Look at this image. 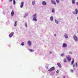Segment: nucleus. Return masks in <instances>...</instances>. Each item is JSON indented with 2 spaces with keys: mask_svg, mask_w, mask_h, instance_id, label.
<instances>
[{
  "mask_svg": "<svg viewBox=\"0 0 78 78\" xmlns=\"http://www.w3.org/2000/svg\"><path fill=\"white\" fill-rule=\"evenodd\" d=\"M73 38L74 39V41H75V42H77L78 41V37L76 36V35H74L73 36Z\"/></svg>",
  "mask_w": 78,
  "mask_h": 78,
  "instance_id": "f257e3e1",
  "label": "nucleus"
},
{
  "mask_svg": "<svg viewBox=\"0 0 78 78\" xmlns=\"http://www.w3.org/2000/svg\"><path fill=\"white\" fill-rule=\"evenodd\" d=\"M55 70V68L54 67H52L50 68L48 70L49 72H51V71H53V70Z\"/></svg>",
  "mask_w": 78,
  "mask_h": 78,
  "instance_id": "f03ea898",
  "label": "nucleus"
},
{
  "mask_svg": "<svg viewBox=\"0 0 78 78\" xmlns=\"http://www.w3.org/2000/svg\"><path fill=\"white\" fill-rule=\"evenodd\" d=\"M62 47L63 48H66V47H67V44L66 43H64L63 44Z\"/></svg>",
  "mask_w": 78,
  "mask_h": 78,
  "instance_id": "7ed1b4c3",
  "label": "nucleus"
},
{
  "mask_svg": "<svg viewBox=\"0 0 78 78\" xmlns=\"http://www.w3.org/2000/svg\"><path fill=\"white\" fill-rule=\"evenodd\" d=\"M27 44L29 46H31V41H27Z\"/></svg>",
  "mask_w": 78,
  "mask_h": 78,
  "instance_id": "20e7f679",
  "label": "nucleus"
},
{
  "mask_svg": "<svg viewBox=\"0 0 78 78\" xmlns=\"http://www.w3.org/2000/svg\"><path fill=\"white\" fill-rule=\"evenodd\" d=\"M63 36L66 39H67L68 38V34L66 33H65L63 35Z\"/></svg>",
  "mask_w": 78,
  "mask_h": 78,
  "instance_id": "39448f33",
  "label": "nucleus"
},
{
  "mask_svg": "<svg viewBox=\"0 0 78 78\" xmlns=\"http://www.w3.org/2000/svg\"><path fill=\"white\" fill-rule=\"evenodd\" d=\"M23 5H24V2H22L21 3V5H20V7L21 8H22L23 6Z\"/></svg>",
  "mask_w": 78,
  "mask_h": 78,
  "instance_id": "423d86ee",
  "label": "nucleus"
},
{
  "mask_svg": "<svg viewBox=\"0 0 78 78\" xmlns=\"http://www.w3.org/2000/svg\"><path fill=\"white\" fill-rule=\"evenodd\" d=\"M13 35H14V32H12L9 35V37H12Z\"/></svg>",
  "mask_w": 78,
  "mask_h": 78,
  "instance_id": "0eeeda50",
  "label": "nucleus"
},
{
  "mask_svg": "<svg viewBox=\"0 0 78 78\" xmlns=\"http://www.w3.org/2000/svg\"><path fill=\"white\" fill-rule=\"evenodd\" d=\"M42 4L43 5H46L47 2L45 1H43L42 2Z\"/></svg>",
  "mask_w": 78,
  "mask_h": 78,
  "instance_id": "6e6552de",
  "label": "nucleus"
},
{
  "mask_svg": "<svg viewBox=\"0 0 78 78\" xmlns=\"http://www.w3.org/2000/svg\"><path fill=\"white\" fill-rule=\"evenodd\" d=\"M28 16V13H25L24 15V17H27Z\"/></svg>",
  "mask_w": 78,
  "mask_h": 78,
  "instance_id": "1a4fd4ad",
  "label": "nucleus"
},
{
  "mask_svg": "<svg viewBox=\"0 0 78 78\" xmlns=\"http://www.w3.org/2000/svg\"><path fill=\"white\" fill-rule=\"evenodd\" d=\"M75 13L76 14H78V9H75Z\"/></svg>",
  "mask_w": 78,
  "mask_h": 78,
  "instance_id": "9d476101",
  "label": "nucleus"
},
{
  "mask_svg": "<svg viewBox=\"0 0 78 78\" xmlns=\"http://www.w3.org/2000/svg\"><path fill=\"white\" fill-rule=\"evenodd\" d=\"M57 65L60 67V68H61L62 67V66H61V64H60V63H58L57 64Z\"/></svg>",
  "mask_w": 78,
  "mask_h": 78,
  "instance_id": "9b49d317",
  "label": "nucleus"
},
{
  "mask_svg": "<svg viewBox=\"0 0 78 78\" xmlns=\"http://www.w3.org/2000/svg\"><path fill=\"white\" fill-rule=\"evenodd\" d=\"M66 59H71V56L70 55H68L67 56H66Z\"/></svg>",
  "mask_w": 78,
  "mask_h": 78,
  "instance_id": "f8f14e48",
  "label": "nucleus"
},
{
  "mask_svg": "<svg viewBox=\"0 0 78 78\" xmlns=\"http://www.w3.org/2000/svg\"><path fill=\"white\" fill-rule=\"evenodd\" d=\"M55 23H56V24H59V21L57 20L56 19H55Z\"/></svg>",
  "mask_w": 78,
  "mask_h": 78,
  "instance_id": "ddd939ff",
  "label": "nucleus"
},
{
  "mask_svg": "<svg viewBox=\"0 0 78 78\" xmlns=\"http://www.w3.org/2000/svg\"><path fill=\"white\" fill-rule=\"evenodd\" d=\"M51 2L52 4H54V5H56V2H55L53 0H51Z\"/></svg>",
  "mask_w": 78,
  "mask_h": 78,
  "instance_id": "4468645a",
  "label": "nucleus"
},
{
  "mask_svg": "<svg viewBox=\"0 0 78 78\" xmlns=\"http://www.w3.org/2000/svg\"><path fill=\"white\" fill-rule=\"evenodd\" d=\"M50 20H51V21H53V17L51 16L50 18Z\"/></svg>",
  "mask_w": 78,
  "mask_h": 78,
  "instance_id": "2eb2a0df",
  "label": "nucleus"
},
{
  "mask_svg": "<svg viewBox=\"0 0 78 78\" xmlns=\"http://www.w3.org/2000/svg\"><path fill=\"white\" fill-rule=\"evenodd\" d=\"M35 3H36L35 1H32V5H34Z\"/></svg>",
  "mask_w": 78,
  "mask_h": 78,
  "instance_id": "dca6fc26",
  "label": "nucleus"
},
{
  "mask_svg": "<svg viewBox=\"0 0 78 78\" xmlns=\"http://www.w3.org/2000/svg\"><path fill=\"white\" fill-rule=\"evenodd\" d=\"M29 50L30 52H33V51H34V50L32 49H29Z\"/></svg>",
  "mask_w": 78,
  "mask_h": 78,
  "instance_id": "f3484780",
  "label": "nucleus"
},
{
  "mask_svg": "<svg viewBox=\"0 0 78 78\" xmlns=\"http://www.w3.org/2000/svg\"><path fill=\"white\" fill-rule=\"evenodd\" d=\"M74 62H75V61H74V59H73L71 62V65H73V64L74 63Z\"/></svg>",
  "mask_w": 78,
  "mask_h": 78,
  "instance_id": "a211bd4d",
  "label": "nucleus"
},
{
  "mask_svg": "<svg viewBox=\"0 0 78 78\" xmlns=\"http://www.w3.org/2000/svg\"><path fill=\"white\" fill-rule=\"evenodd\" d=\"M33 21H35V22H37V19H36V18H33Z\"/></svg>",
  "mask_w": 78,
  "mask_h": 78,
  "instance_id": "6ab92c4d",
  "label": "nucleus"
},
{
  "mask_svg": "<svg viewBox=\"0 0 78 78\" xmlns=\"http://www.w3.org/2000/svg\"><path fill=\"white\" fill-rule=\"evenodd\" d=\"M14 11L12 10L11 13V14L12 16H14Z\"/></svg>",
  "mask_w": 78,
  "mask_h": 78,
  "instance_id": "aec40b11",
  "label": "nucleus"
},
{
  "mask_svg": "<svg viewBox=\"0 0 78 78\" xmlns=\"http://www.w3.org/2000/svg\"><path fill=\"white\" fill-rule=\"evenodd\" d=\"M34 18H37V15L36 14H34L33 15Z\"/></svg>",
  "mask_w": 78,
  "mask_h": 78,
  "instance_id": "412c9836",
  "label": "nucleus"
},
{
  "mask_svg": "<svg viewBox=\"0 0 78 78\" xmlns=\"http://www.w3.org/2000/svg\"><path fill=\"white\" fill-rule=\"evenodd\" d=\"M17 21H16L14 23V27H16L17 26Z\"/></svg>",
  "mask_w": 78,
  "mask_h": 78,
  "instance_id": "4be33fe9",
  "label": "nucleus"
},
{
  "mask_svg": "<svg viewBox=\"0 0 78 78\" xmlns=\"http://www.w3.org/2000/svg\"><path fill=\"white\" fill-rule=\"evenodd\" d=\"M64 55H65V54L64 53H62L61 54L60 56L63 57V56H64Z\"/></svg>",
  "mask_w": 78,
  "mask_h": 78,
  "instance_id": "5701e85b",
  "label": "nucleus"
},
{
  "mask_svg": "<svg viewBox=\"0 0 78 78\" xmlns=\"http://www.w3.org/2000/svg\"><path fill=\"white\" fill-rule=\"evenodd\" d=\"M52 12L53 13H54L55 12V9L53 8L52 9Z\"/></svg>",
  "mask_w": 78,
  "mask_h": 78,
  "instance_id": "b1692460",
  "label": "nucleus"
},
{
  "mask_svg": "<svg viewBox=\"0 0 78 78\" xmlns=\"http://www.w3.org/2000/svg\"><path fill=\"white\" fill-rule=\"evenodd\" d=\"M75 0H72V3L73 4H75Z\"/></svg>",
  "mask_w": 78,
  "mask_h": 78,
  "instance_id": "393cba45",
  "label": "nucleus"
},
{
  "mask_svg": "<svg viewBox=\"0 0 78 78\" xmlns=\"http://www.w3.org/2000/svg\"><path fill=\"white\" fill-rule=\"evenodd\" d=\"M73 53V52H72V51L69 52V54L70 55H72Z\"/></svg>",
  "mask_w": 78,
  "mask_h": 78,
  "instance_id": "a878e982",
  "label": "nucleus"
},
{
  "mask_svg": "<svg viewBox=\"0 0 78 78\" xmlns=\"http://www.w3.org/2000/svg\"><path fill=\"white\" fill-rule=\"evenodd\" d=\"M56 2L57 3H59V0H56Z\"/></svg>",
  "mask_w": 78,
  "mask_h": 78,
  "instance_id": "bb28decb",
  "label": "nucleus"
},
{
  "mask_svg": "<svg viewBox=\"0 0 78 78\" xmlns=\"http://www.w3.org/2000/svg\"><path fill=\"white\" fill-rule=\"evenodd\" d=\"M21 45H22V46H23V45H24V42H23L21 43Z\"/></svg>",
  "mask_w": 78,
  "mask_h": 78,
  "instance_id": "cd10ccee",
  "label": "nucleus"
},
{
  "mask_svg": "<svg viewBox=\"0 0 78 78\" xmlns=\"http://www.w3.org/2000/svg\"><path fill=\"white\" fill-rule=\"evenodd\" d=\"M13 5H15V4H16V1H15V0H13Z\"/></svg>",
  "mask_w": 78,
  "mask_h": 78,
  "instance_id": "c85d7f7f",
  "label": "nucleus"
},
{
  "mask_svg": "<svg viewBox=\"0 0 78 78\" xmlns=\"http://www.w3.org/2000/svg\"><path fill=\"white\" fill-rule=\"evenodd\" d=\"M64 61L65 62H67V61L66 59H64Z\"/></svg>",
  "mask_w": 78,
  "mask_h": 78,
  "instance_id": "c756f323",
  "label": "nucleus"
},
{
  "mask_svg": "<svg viewBox=\"0 0 78 78\" xmlns=\"http://www.w3.org/2000/svg\"><path fill=\"white\" fill-rule=\"evenodd\" d=\"M76 67H78V64H77V62L76 63Z\"/></svg>",
  "mask_w": 78,
  "mask_h": 78,
  "instance_id": "7c9ffc66",
  "label": "nucleus"
},
{
  "mask_svg": "<svg viewBox=\"0 0 78 78\" xmlns=\"http://www.w3.org/2000/svg\"><path fill=\"white\" fill-rule=\"evenodd\" d=\"M25 25L26 27H27V23H25Z\"/></svg>",
  "mask_w": 78,
  "mask_h": 78,
  "instance_id": "2f4dec72",
  "label": "nucleus"
},
{
  "mask_svg": "<svg viewBox=\"0 0 78 78\" xmlns=\"http://www.w3.org/2000/svg\"><path fill=\"white\" fill-rule=\"evenodd\" d=\"M71 72H73V69H71Z\"/></svg>",
  "mask_w": 78,
  "mask_h": 78,
  "instance_id": "473e14b6",
  "label": "nucleus"
},
{
  "mask_svg": "<svg viewBox=\"0 0 78 78\" xmlns=\"http://www.w3.org/2000/svg\"><path fill=\"white\" fill-rule=\"evenodd\" d=\"M73 14H76L75 12H73Z\"/></svg>",
  "mask_w": 78,
  "mask_h": 78,
  "instance_id": "72a5a7b5",
  "label": "nucleus"
},
{
  "mask_svg": "<svg viewBox=\"0 0 78 78\" xmlns=\"http://www.w3.org/2000/svg\"><path fill=\"white\" fill-rule=\"evenodd\" d=\"M75 64H74L73 65V67H75Z\"/></svg>",
  "mask_w": 78,
  "mask_h": 78,
  "instance_id": "f704fd0d",
  "label": "nucleus"
},
{
  "mask_svg": "<svg viewBox=\"0 0 78 78\" xmlns=\"http://www.w3.org/2000/svg\"><path fill=\"white\" fill-rule=\"evenodd\" d=\"M12 1V0H9V2H11Z\"/></svg>",
  "mask_w": 78,
  "mask_h": 78,
  "instance_id": "c9c22d12",
  "label": "nucleus"
},
{
  "mask_svg": "<svg viewBox=\"0 0 78 78\" xmlns=\"http://www.w3.org/2000/svg\"><path fill=\"white\" fill-rule=\"evenodd\" d=\"M57 73H59V70H58L56 71Z\"/></svg>",
  "mask_w": 78,
  "mask_h": 78,
  "instance_id": "e433bc0d",
  "label": "nucleus"
},
{
  "mask_svg": "<svg viewBox=\"0 0 78 78\" xmlns=\"http://www.w3.org/2000/svg\"><path fill=\"white\" fill-rule=\"evenodd\" d=\"M76 4L77 6H78V2H76Z\"/></svg>",
  "mask_w": 78,
  "mask_h": 78,
  "instance_id": "4c0bfd02",
  "label": "nucleus"
},
{
  "mask_svg": "<svg viewBox=\"0 0 78 78\" xmlns=\"http://www.w3.org/2000/svg\"><path fill=\"white\" fill-rule=\"evenodd\" d=\"M68 61H70L71 60V59H68Z\"/></svg>",
  "mask_w": 78,
  "mask_h": 78,
  "instance_id": "58836bf2",
  "label": "nucleus"
},
{
  "mask_svg": "<svg viewBox=\"0 0 78 78\" xmlns=\"http://www.w3.org/2000/svg\"><path fill=\"white\" fill-rule=\"evenodd\" d=\"M54 36H56V34H54Z\"/></svg>",
  "mask_w": 78,
  "mask_h": 78,
  "instance_id": "ea45409f",
  "label": "nucleus"
},
{
  "mask_svg": "<svg viewBox=\"0 0 78 78\" xmlns=\"http://www.w3.org/2000/svg\"><path fill=\"white\" fill-rule=\"evenodd\" d=\"M66 78V76H63V78Z\"/></svg>",
  "mask_w": 78,
  "mask_h": 78,
  "instance_id": "a19ab883",
  "label": "nucleus"
},
{
  "mask_svg": "<svg viewBox=\"0 0 78 78\" xmlns=\"http://www.w3.org/2000/svg\"><path fill=\"white\" fill-rule=\"evenodd\" d=\"M50 54H51V52H50Z\"/></svg>",
  "mask_w": 78,
  "mask_h": 78,
  "instance_id": "79ce46f5",
  "label": "nucleus"
},
{
  "mask_svg": "<svg viewBox=\"0 0 78 78\" xmlns=\"http://www.w3.org/2000/svg\"><path fill=\"white\" fill-rule=\"evenodd\" d=\"M62 1H64V0H62Z\"/></svg>",
  "mask_w": 78,
  "mask_h": 78,
  "instance_id": "37998d69",
  "label": "nucleus"
},
{
  "mask_svg": "<svg viewBox=\"0 0 78 78\" xmlns=\"http://www.w3.org/2000/svg\"><path fill=\"white\" fill-rule=\"evenodd\" d=\"M77 33H78V31H77Z\"/></svg>",
  "mask_w": 78,
  "mask_h": 78,
  "instance_id": "c03bdc74",
  "label": "nucleus"
}]
</instances>
